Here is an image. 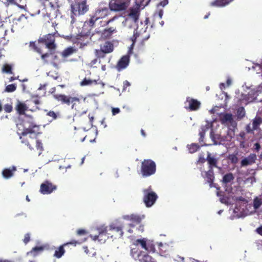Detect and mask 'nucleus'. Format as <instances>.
Wrapping results in <instances>:
<instances>
[{
    "label": "nucleus",
    "mask_w": 262,
    "mask_h": 262,
    "mask_svg": "<svg viewBox=\"0 0 262 262\" xmlns=\"http://www.w3.org/2000/svg\"><path fill=\"white\" fill-rule=\"evenodd\" d=\"M6 6H9L10 5H14L17 6L18 8L21 9H25L26 5H20L16 2V0H6V2L4 3Z\"/></svg>",
    "instance_id": "29"
},
{
    "label": "nucleus",
    "mask_w": 262,
    "mask_h": 262,
    "mask_svg": "<svg viewBox=\"0 0 262 262\" xmlns=\"http://www.w3.org/2000/svg\"><path fill=\"white\" fill-rule=\"evenodd\" d=\"M87 233V231L83 229H79L76 231V235L79 236H85Z\"/></svg>",
    "instance_id": "45"
},
{
    "label": "nucleus",
    "mask_w": 262,
    "mask_h": 262,
    "mask_svg": "<svg viewBox=\"0 0 262 262\" xmlns=\"http://www.w3.org/2000/svg\"><path fill=\"white\" fill-rule=\"evenodd\" d=\"M16 89V86L15 84H11L8 85L5 89V91L11 93L15 91Z\"/></svg>",
    "instance_id": "38"
},
{
    "label": "nucleus",
    "mask_w": 262,
    "mask_h": 262,
    "mask_svg": "<svg viewBox=\"0 0 262 262\" xmlns=\"http://www.w3.org/2000/svg\"><path fill=\"white\" fill-rule=\"evenodd\" d=\"M111 11H112L110 9L109 6H107L106 4H100L88 21V24L90 27H93L97 20L107 17L111 14Z\"/></svg>",
    "instance_id": "4"
},
{
    "label": "nucleus",
    "mask_w": 262,
    "mask_h": 262,
    "mask_svg": "<svg viewBox=\"0 0 262 262\" xmlns=\"http://www.w3.org/2000/svg\"><path fill=\"white\" fill-rule=\"evenodd\" d=\"M188 150L190 153H194L200 148V146L196 143H192L188 146Z\"/></svg>",
    "instance_id": "34"
},
{
    "label": "nucleus",
    "mask_w": 262,
    "mask_h": 262,
    "mask_svg": "<svg viewBox=\"0 0 262 262\" xmlns=\"http://www.w3.org/2000/svg\"><path fill=\"white\" fill-rule=\"evenodd\" d=\"M206 161V159H205V158L203 156H200L199 158L198 162L204 163Z\"/></svg>",
    "instance_id": "61"
},
{
    "label": "nucleus",
    "mask_w": 262,
    "mask_h": 262,
    "mask_svg": "<svg viewBox=\"0 0 262 262\" xmlns=\"http://www.w3.org/2000/svg\"><path fill=\"white\" fill-rule=\"evenodd\" d=\"M124 223L121 220H117L110 224L108 226L109 233H107V238L113 239L122 238L124 232L123 229Z\"/></svg>",
    "instance_id": "3"
},
{
    "label": "nucleus",
    "mask_w": 262,
    "mask_h": 262,
    "mask_svg": "<svg viewBox=\"0 0 262 262\" xmlns=\"http://www.w3.org/2000/svg\"><path fill=\"white\" fill-rule=\"evenodd\" d=\"M33 102L34 104L38 105L40 103L39 97L38 96H34L32 97Z\"/></svg>",
    "instance_id": "50"
},
{
    "label": "nucleus",
    "mask_w": 262,
    "mask_h": 262,
    "mask_svg": "<svg viewBox=\"0 0 262 262\" xmlns=\"http://www.w3.org/2000/svg\"><path fill=\"white\" fill-rule=\"evenodd\" d=\"M26 1L27 0H19V4L24 5H26L27 6Z\"/></svg>",
    "instance_id": "64"
},
{
    "label": "nucleus",
    "mask_w": 262,
    "mask_h": 262,
    "mask_svg": "<svg viewBox=\"0 0 262 262\" xmlns=\"http://www.w3.org/2000/svg\"><path fill=\"white\" fill-rule=\"evenodd\" d=\"M168 4V0H163L161 2H160L158 5L157 6H162L164 7L166 5H167Z\"/></svg>",
    "instance_id": "54"
},
{
    "label": "nucleus",
    "mask_w": 262,
    "mask_h": 262,
    "mask_svg": "<svg viewBox=\"0 0 262 262\" xmlns=\"http://www.w3.org/2000/svg\"><path fill=\"white\" fill-rule=\"evenodd\" d=\"M257 232L262 235V226H260L256 229Z\"/></svg>",
    "instance_id": "63"
},
{
    "label": "nucleus",
    "mask_w": 262,
    "mask_h": 262,
    "mask_svg": "<svg viewBox=\"0 0 262 262\" xmlns=\"http://www.w3.org/2000/svg\"><path fill=\"white\" fill-rule=\"evenodd\" d=\"M38 42L45 45L50 51H55L57 48V45L55 43V37L53 34L49 33L39 37L38 39Z\"/></svg>",
    "instance_id": "10"
},
{
    "label": "nucleus",
    "mask_w": 262,
    "mask_h": 262,
    "mask_svg": "<svg viewBox=\"0 0 262 262\" xmlns=\"http://www.w3.org/2000/svg\"><path fill=\"white\" fill-rule=\"evenodd\" d=\"M130 85V83L127 80L123 82V91H125L126 89Z\"/></svg>",
    "instance_id": "56"
},
{
    "label": "nucleus",
    "mask_w": 262,
    "mask_h": 262,
    "mask_svg": "<svg viewBox=\"0 0 262 262\" xmlns=\"http://www.w3.org/2000/svg\"><path fill=\"white\" fill-rule=\"evenodd\" d=\"M77 51V50L73 47H69L65 49L61 53L62 56L64 58H67L69 57V56L72 55L74 53H76Z\"/></svg>",
    "instance_id": "22"
},
{
    "label": "nucleus",
    "mask_w": 262,
    "mask_h": 262,
    "mask_svg": "<svg viewBox=\"0 0 262 262\" xmlns=\"http://www.w3.org/2000/svg\"><path fill=\"white\" fill-rule=\"evenodd\" d=\"M255 130L254 129H253V127L251 128L250 127V126L249 125H248L247 126H246V131L247 133H253V132Z\"/></svg>",
    "instance_id": "58"
},
{
    "label": "nucleus",
    "mask_w": 262,
    "mask_h": 262,
    "mask_svg": "<svg viewBox=\"0 0 262 262\" xmlns=\"http://www.w3.org/2000/svg\"><path fill=\"white\" fill-rule=\"evenodd\" d=\"M15 108L19 115H25V111L27 110L28 107L25 103L19 102Z\"/></svg>",
    "instance_id": "23"
},
{
    "label": "nucleus",
    "mask_w": 262,
    "mask_h": 262,
    "mask_svg": "<svg viewBox=\"0 0 262 262\" xmlns=\"http://www.w3.org/2000/svg\"><path fill=\"white\" fill-rule=\"evenodd\" d=\"M117 18V16H114L113 18L110 19L109 20H108L107 21H106L105 22V25H108L110 23H111L113 22L114 20H115Z\"/></svg>",
    "instance_id": "59"
},
{
    "label": "nucleus",
    "mask_w": 262,
    "mask_h": 262,
    "mask_svg": "<svg viewBox=\"0 0 262 262\" xmlns=\"http://www.w3.org/2000/svg\"><path fill=\"white\" fill-rule=\"evenodd\" d=\"M241 166H247L248 165H251L250 164V163L248 162V160L246 158H244V159H243L241 161Z\"/></svg>",
    "instance_id": "52"
},
{
    "label": "nucleus",
    "mask_w": 262,
    "mask_h": 262,
    "mask_svg": "<svg viewBox=\"0 0 262 262\" xmlns=\"http://www.w3.org/2000/svg\"><path fill=\"white\" fill-rule=\"evenodd\" d=\"M220 119L222 123H231L233 121V117L232 114L226 113L221 116Z\"/></svg>",
    "instance_id": "26"
},
{
    "label": "nucleus",
    "mask_w": 262,
    "mask_h": 262,
    "mask_svg": "<svg viewBox=\"0 0 262 262\" xmlns=\"http://www.w3.org/2000/svg\"><path fill=\"white\" fill-rule=\"evenodd\" d=\"M3 70L7 73H12V67L11 66L6 64L3 67Z\"/></svg>",
    "instance_id": "49"
},
{
    "label": "nucleus",
    "mask_w": 262,
    "mask_h": 262,
    "mask_svg": "<svg viewBox=\"0 0 262 262\" xmlns=\"http://www.w3.org/2000/svg\"><path fill=\"white\" fill-rule=\"evenodd\" d=\"M228 159L232 164H236L238 162V158L235 155H229Z\"/></svg>",
    "instance_id": "42"
},
{
    "label": "nucleus",
    "mask_w": 262,
    "mask_h": 262,
    "mask_svg": "<svg viewBox=\"0 0 262 262\" xmlns=\"http://www.w3.org/2000/svg\"><path fill=\"white\" fill-rule=\"evenodd\" d=\"M114 45L113 43L109 41H106L104 43L100 45V49L105 54H108L112 52L114 50Z\"/></svg>",
    "instance_id": "19"
},
{
    "label": "nucleus",
    "mask_w": 262,
    "mask_h": 262,
    "mask_svg": "<svg viewBox=\"0 0 262 262\" xmlns=\"http://www.w3.org/2000/svg\"><path fill=\"white\" fill-rule=\"evenodd\" d=\"M41 59L43 61L44 63H49V58L50 56L53 54V51H50V53H41Z\"/></svg>",
    "instance_id": "33"
},
{
    "label": "nucleus",
    "mask_w": 262,
    "mask_h": 262,
    "mask_svg": "<svg viewBox=\"0 0 262 262\" xmlns=\"http://www.w3.org/2000/svg\"><path fill=\"white\" fill-rule=\"evenodd\" d=\"M206 161H207L208 164H209V169H213V167H217V159L211 156V154L209 152H208L207 153Z\"/></svg>",
    "instance_id": "20"
},
{
    "label": "nucleus",
    "mask_w": 262,
    "mask_h": 262,
    "mask_svg": "<svg viewBox=\"0 0 262 262\" xmlns=\"http://www.w3.org/2000/svg\"><path fill=\"white\" fill-rule=\"evenodd\" d=\"M64 1V0H54V3L58 7H59V6L61 5L62 2Z\"/></svg>",
    "instance_id": "60"
},
{
    "label": "nucleus",
    "mask_w": 262,
    "mask_h": 262,
    "mask_svg": "<svg viewBox=\"0 0 262 262\" xmlns=\"http://www.w3.org/2000/svg\"><path fill=\"white\" fill-rule=\"evenodd\" d=\"M98 83L96 80H91L85 78L82 81L80 82V85L82 86L86 85H96Z\"/></svg>",
    "instance_id": "25"
},
{
    "label": "nucleus",
    "mask_w": 262,
    "mask_h": 262,
    "mask_svg": "<svg viewBox=\"0 0 262 262\" xmlns=\"http://www.w3.org/2000/svg\"><path fill=\"white\" fill-rule=\"evenodd\" d=\"M149 0H148L145 3L143 2V4L141 5L140 3H137L136 5L133 7H131L129 10L128 16L130 18H133L135 21H136L139 16L140 14V7L141 6L147 5L149 2Z\"/></svg>",
    "instance_id": "16"
},
{
    "label": "nucleus",
    "mask_w": 262,
    "mask_h": 262,
    "mask_svg": "<svg viewBox=\"0 0 262 262\" xmlns=\"http://www.w3.org/2000/svg\"><path fill=\"white\" fill-rule=\"evenodd\" d=\"M139 36V34L138 32V30L137 29H135L134 31V34L131 38V40L133 42L132 45H133L135 43L136 39Z\"/></svg>",
    "instance_id": "46"
},
{
    "label": "nucleus",
    "mask_w": 262,
    "mask_h": 262,
    "mask_svg": "<svg viewBox=\"0 0 262 262\" xmlns=\"http://www.w3.org/2000/svg\"><path fill=\"white\" fill-rule=\"evenodd\" d=\"M132 0H110L109 8L114 12L126 11L131 4Z\"/></svg>",
    "instance_id": "8"
},
{
    "label": "nucleus",
    "mask_w": 262,
    "mask_h": 262,
    "mask_svg": "<svg viewBox=\"0 0 262 262\" xmlns=\"http://www.w3.org/2000/svg\"><path fill=\"white\" fill-rule=\"evenodd\" d=\"M49 93L51 94H52L53 95V97L58 102V100L57 99V97L58 96H62V95H65L64 94H56V88L55 87H53V88H52L50 91H49Z\"/></svg>",
    "instance_id": "40"
},
{
    "label": "nucleus",
    "mask_w": 262,
    "mask_h": 262,
    "mask_svg": "<svg viewBox=\"0 0 262 262\" xmlns=\"http://www.w3.org/2000/svg\"><path fill=\"white\" fill-rule=\"evenodd\" d=\"M57 99L62 104L71 105V109L75 112L74 114L75 117L85 114L87 112L88 102L86 97L62 95L58 96Z\"/></svg>",
    "instance_id": "1"
},
{
    "label": "nucleus",
    "mask_w": 262,
    "mask_h": 262,
    "mask_svg": "<svg viewBox=\"0 0 262 262\" xmlns=\"http://www.w3.org/2000/svg\"><path fill=\"white\" fill-rule=\"evenodd\" d=\"M47 115L51 117H52L54 119H56L57 118V115L53 111H49L48 113H47Z\"/></svg>",
    "instance_id": "53"
},
{
    "label": "nucleus",
    "mask_w": 262,
    "mask_h": 262,
    "mask_svg": "<svg viewBox=\"0 0 262 262\" xmlns=\"http://www.w3.org/2000/svg\"><path fill=\"white\" fill-rule=\"evenodd\" d=\"M116 31V28H114L113 27H110L104 29L102 33V34L105 37H110L112 36V34Z\"/></svg>",
    "instance_id": "31"
},
{
    "label": "nucleus",
    "mask_w": 262,
    "mask_h": 262,
    "mask_svg": "<svg viewBox=\"0 0 262 262\" xmlns=\"http://www.w3.org/2000/svg\"><path fill=\"white\" fill-rule=\"evenodd\" d=\"M233 175L232 173H228L225 174L223 178V182L227 184L231 182L234 179Z\"/></svg>",
    "instance_id": "32"
},
{
    "label": "nucleus",
    "mask_w": 262,
    "mask_h": 262,
    "mask_svg": "<svg viewBox=\"0 0 262 262\" xmlns=\"http://www.w3.org/2000/svg\"><path fill=\"white\" fill-rule=\"evenodd\" d=\"M98 235H90V237L94 241L98 240L99 241H102L103 239L101 238L103 236H106L107 237V233H109L108 229L107 227L101 226L97 228Z\"/></svg>",
    "instance_id": "17"
},
{
    "label": "nucleus",
    "mask_w": 262,
    "mask_h": 262,
    "mask_svg": "<svg viewBox=\"0 0 262 262\" xmlns=\"http://www.w3.org/2000/svg\"><path fill=\"white\" fill-rule=\"evenodd\" d=\"M253 148L257 152H258L260 148V145L259 143H256L254 144V146H253Z\"/></svg>",
    "instance_id": "57"
},
{
    "label": "nucleus",
    "mask_w": 262,
    "mask_h": 262,
    "mask_svg": "<svg viewBox=\"0 0 262 262\" xmlns=\"http://www.w3.org/2000/svg\"><path fill=\"white\" fill-rule=\"evenodd\" d=\"M85 238H80L78 239H72L70 242L64 243L55 249L54 257L57 258H60L65 253L64 247L69 245L76 246L77 245L82 244L85 241Z\"/></svg>",
    "instance_id": "11"
},
{
    "label": "nucleus",
    "mask_w": 262,
    "mask_h": 262,
    "mask_svg": "<svg viewBox=\"0 0 262 262\" xmlns=\"http://www.w3.org/2000/svg\"><path fill=\"white\" fill-rule=\"evenodd\" d=\"M12 106L10 104H6L4 106V110L6 113H10L12 111Z\"/></svg>",
    "instance_id": "47"
},
{
    "label": "nucleus",
    "mask_w": 262,
    "mask_h": 262,
    "mask_svg": "<svg viewBox=\"0 0 262 262\" xmlns=\"http://www.w3.org/2000/svg\"><path fill=\"white\" fill-rule=\"evenodd\" d=\"M130 254L135 260H138L140 262H156L154 258L147 252L140 250L139 247H132Z\"/></svg>",
    "instance_id": "6"
},
{
    "label": "nucleus",
    "mask_w": 262,
    "mask_h": 262,
    "mask_svg": "<svg viewBox=\"0 0 262 262\" xmlns=\"http://www.w3.org/2000/svg\"><path fill=\"white\" fill-rule=\"evenodd\" d=\"M120 112V110L119 108L118 107H113L112 108V114L113 115H116V114L119 113Z\"/></svg>",
    "instance_id": "55"
},
{
    "label": "nucleus",
    "mask_w": 262,
    "mask_h": 262,
    "mask_svg": "<svg viewBox=\"0 0 262 262\" xmlns=\"http://www.w3.org/2000/svg\"><path fill=\"white\" fill-rule=\"evenodd\" d=\"M237 115L238 118H242L245 115V109L243 107H239L237 110Z\"/></svg>",
    "instance_id": "37"
},
{
    "label": "nucleus",
    "mask_w": 262,
    "mask_h": 262,
    "mask_svg": "<svg viewBox=\"0 0 262 262\" xmlns=\"http://www.w3.org/2000/svg\"><path fill=\"white\" fill-rule=\"evenodd\" d=\"M130 61V56L129 55H125L123 56L118 61L116 69L118 71H120L125 69L129 64Z\"/></svg>",
    "instance_id": "18"
},
{
    "label": "nucleus",
    "mask_w": 262,
    "mask_h": 262,
    "mask_svg": "<svg viewBox=\"0 0 262 262\" xmlns=\"http://www.w3.org/2000/svg\"><path fill=\"white\" fill-rule=\"evenodd\" d=\"M57 189V186L49 181H46L40 185V192L42 194H49Z\"/></svg>",
    "instance_id": "15"
},
{
    "label": "nucleus",
    "mask_w": 262,
    "mask_h": 262,
    "mask_svg": "<svg viewBox=\"0 0 262 262\" xmlns=\"http://www.w3.org/2000/svg\"><path fill=\"white\" fill-rule=\"evenodd\" d=\"M201 130L200 131L199 135L200 138L203 139L205 136L206 130L208 129V127L206 126H202L201 128Z\"/></svg>",
    "instance_id": "43"
},
{
    "label": "nucleus",
    "mask_w": 262,
    "mask_h": 262,
    "mask_svg": "<svg viewBox=\"0 0 262 262\" xmlns=\"http://www.w3.org/2000/svg\"><path fill=\"white\" fill-rule=\"evenodd\" d=\"M204 178L207 179V182L209 183L210 188L214 187L213 184L214 177L213 169H209L208 171H206Z\"/></svg>",
    "instance_id": "21"
},
{
    "label": "nucleus",
    "mask_w": 262,
    "mask_h": 262,
    "mask_svg": "<svg viewBox=\"0 0 262 262\" xmlns=\"http://www.w3.org/2000/svg\"><path fill=\"white\" fill-rule=\"evenodd\" d=\"M144 217V215H140L139 214L132 213L130 214L123 215L122 219L130 221L131 223L129 224V227L134 228L136 225L140 224L142 220Z\"/></svg>",
    "instance_id": "13"
},
{
    "label": "nucleus",
    "mask_w": 262,
    "mask_h": 262,
    "mask_svg": "<svg viewBox=\"0 0 262 262\" xmlns=\"http://www.w3.org/2000/svg\"><path fill=\"white\" fill-rule=\"evenodd\" d=\"M156 164L151 159H144L141 164V173L143 177H148L155 173Z\"/></svg>",
    "instance_id": "7"
},
{
    "label": "nucleus",
    "mask_w": 262,
    "mask_h": 262,
    "mask_svg": "<svg viewBox=\"0 0 262 262\" xmlns=\"http://www.w3.org/2000/svg\"><path fill=\"white\" fill-rule=\"evenodd\" d=\"M30 47L31 48H33L34 49V50L35 52H37L38 53H39V54L42 53L41 50L36 46L35 42H30Z\"/></svg>",
    "instance_id": "41"
},
{
    "label": "nucleus",
    "mask_w": 262,
    "mask_h": 262,
    "mask_svg": "<svg viewBox=\"0 0 262 262\" xmlns=\"http://www.w3.org/2000/svg\"><path fill=\"white\" fill-rule=\"evenodd\" d=\"M55 51H53V54L52 56V64L56 68H58L59 64L62 62L61 59L59 57L54 53Z\"/></svg>",
    "instance_id": "24"
},
{
    "label": "nucleus",
    "mask_w": 262,
    "mask_h": 262,
    "mask_svg": "<svg viewBox=\"0 0 262 262\" xmlns=\"http://www.w3.org/2000/svg\"><path fill=\"white\" fill-rule=\"evenodd\" d=\"M16 170L15 167H13V170H11L9 168H6L3 170L2 174L3 176L6 179H9L13 176V170Z\"/></svg>",
    "instance_id": "27"
},
{
    "label": "nucleus",
    "mask_w": 262,
    "mask_h": 262,
    "mask_svg": "<svg viewBox=\"0 0 262 262\" xmlns=\"http://www.w3.org/2000/svg\"><path fill=\"white\" fill-rule=\"evenodd\" d=\"M43 250V247L42 246H36L32 248V249L30 251L29 253L35 256L38 252L42 251Z\"/></svg>",
    "instance_id": "35"
},
{
    "label": "nucleus",
    "mask_w": 262,
    "mask_h": 262,
    "mask_svg": "<svg viewBox=\"0 0 262 262\" xmlns=\"http://www.w3.org/2000/svg\"><path fill=\"white\" fill-rule=\"evenodd\" d=\"M236 201H242V202H245V201H246V199H245L244 198L240 196H238V197H236Z\"/></svg>",
    "instance_id": "62"
},
{
    "label": "nucleus",
    "mask_w": 262,
    "mask_h": 262,
    "mask_svg": "<svg viewBox=\"0 0 262 262\" xmlns=\"http://www.w3.org/2000/svg\"><path fill=\"white\" fill-rule=\"evenodd\" d=\"M88 0H74L71 5V12L74 16L84 14L89 11V6L87 4Z\"/></svg>",
    "instance_id": "5"
},
{
    "label": "nucleus",
    "mask_w": 262,
    "mask_h": 262,
    "mask_svg": "<svg viewBox=\"0 0 262 262\" xmlns=\"http://www.w3.org/2000/svg\"><path fill=\"white\" fill-rule=\"evenodd\" d=\"M36 154L38 156H40L42 151L43 150V147L42 145V143L39 140H36Z\"/></svg>",
    "instance_id": "30"
},
{
    "label": "nucleus",
    "mask_w": 262,
    "mask_h": 262,
    "mask_svg": "<svg viewBox=\"0 0 262 262\" xmlns=\"http://www.w3.org/2000/svg\"><path fill=\"white\" fill-rule=\"evenodd\" d=\"M142 191L143 193V202L146 207H151L158 198V195L152 190L151 186L147 188L144 189Z\"/></svg>",
    "instance_id": "9"
},
{
    "label": "nucleus",
    "mask_w": 262,
    "mask_h": 262,
    "mask_svg": "<svg viewBox=\"0 0 262 262\" xmlns=\"http://www.w3.org/2000/svg\"><path fill=\"white\" fill-rule=\"evenodd\" d=\"M139 245H140L142 248L145 249L148 253H154L155 252V245L148 242L146 238L137 239L133 242V246H134V247H138Z\"/></svg>",
    "instance_id": "12"
},
{
    "label": "nucleus",
    "mask_w": 262,
    "mask_h": 262,
    "mask_svg": "<svg viewBox=\"0 0 262 262\" xmlns=\"http://www.w3.org/2000/svg\"><path fill=\"white\" fill-rule=\"evenodd\" d=\"M262 123V118L260 117H256L253 120L252 127L253 129L256 130L258 129L260 124Z\"/></svg>",
    "instance_id": "28"
},
{
    "label": "nucleus",
    "mask_w": 262,
    "mask_h": 262,
    "mask_svg": "<svg viewBox=\"0 0 262 262\" xmlns=\"http://www.w3.org/2000/svg\"><path fill=\"white\" fill-rule=\"evenodd\" d=\"M25 117L28 120L27 123L29 124L28 128L24 129L21 133L20 139L21 142L26 145L31 150L35 151L31 147L29 141V138L36 139L37 136L39 134V126L35 124L33 122V118L31 116L25 115Z\"/></svg>",
    "instance_id": "2"
},
{
    "label": "nucleus",
    "mask_w": 262,
    "mask_h": 262,
    "mask_svg": "<svg viewBox=\"0 0 262 262\" xmlns=\"http://www.w3.org/2000/svg\"><path fill=\"white\" fill-rule=\"evenodd\" d=\"M30 241V235L29 233H26L25 235L24 239L23 240L25 244H27Z\"/></svg>",
    "instance_id": "51"
},
{
    "label": "nucleus",
    "mask_w": 262,
    "mask_h": 262,
    "mask_svg": "<svg viewBox=\"0 0 262 262\" xmlns=\"http://www.w3.org/2000/svg\"><path fill=\"white\" fill-rule=\"evenodd\" d=\"M185 108L189 111H196L201 107V102L196 99L190 97L186 98Z\"/></svg>",
    "instance_id": "14"
},
{
    "label": "nucleus",
    "mask_w": 262,
    "mask_h": 262,
    "mask_svg": "<svg viewBox=\"0 0 262 262\" xmlns=\"http://www.w3.org/2000/svg\"><path fill=\"white\" fill-rule=\"evenodd\" d=\"M262 204V200L260 199L255 198L253 201V207L257 209L260 207Z\"/></svg>",
    "instance_id": "36"
},
{
    "label": "nucleus",
    "mask_w": 262,
    "mask_h": 262,
    "mask_svg": "<svg viewBox=\"0 0 262 262\" xmlns=\"http://www.w3.org/2000/svg\"><path fill=\"white\" fill-rule=\"evenodd\" d=\"M248 162L250 163V164L254 163L256 159V155L254 154H250L247 158H246Z\"/></svg>",
    "instance_id": "39"
},
{
    "label": "nucleus",
    "mask_w": 262,
    "mask_h": 262,
    "mask_svg": "<svg viewBox=\"0 0 262 262\" xmlns=\"http://www.w3.org/2000/svg\"><path fill=\"white\" fill-rule=\"evenodd\" d=\"M163 10L161 9V10H159L158 11L154 13V17L155 18L158 17L160 19H161L163 16Z\"/></svg>",
    "instance_id": "48"
},
{
    "label": "nucleus",
    "mask_w": 262,
    "mask_h": 262,
    "mask_svg": "<svg viewBox=\"0 0 262 262\" xmlns=\"http://www.w3.org/2000/svg\"><path fill=\"white\" fill-rule=\"evenodd\" d=\"M106 54L100 49V50H96V55L98 58H103L105 57Z\"/></svg>",
    "instance_id": "44"
}]
</instances>
